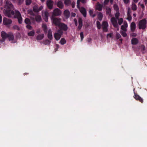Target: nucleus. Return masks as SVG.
Here are the masks:
<instances>
[{
	"label": "nucleus",
	"instance_id": "obj_9",
	"mask_svg": "<svg viewBox=\"0 0 147 147\" xmlns=\"http://www.w3.org/2000/svg\"><path fill=\"white\" fill-rule=\"evenodd\" d=\"M61 13V11L58 8H56L53 11V16H59Z\"/></svg>",
	"mask_w": 147,
	"mask_h": 147
},
{
	"label": "nucleus",
	"instance_id": "obj_62",
	"mask_svg": "<svg viewBox=\"0 0 147 147\" xmlns=\"http://www.w3.org/2000/svg\"><path fill=\"white\" fill-rule=\"evenodd\" d=\"M92 40V39L91 38H90L88 39V42H90Z\"/></svg>",
	"mask_w": 147,
	"mask_h": 147
},
{
	"label": "nucleus",
	"instance_id": "obj_49",
	"mask_svg": "<svg viewBox=\"0 0 147 147\" xmlns=\"http://www.w3.org/2000/svg\"><path fill=\"white\" fill-rule=\"evenodd\" d=\"M126 28L124 26L122 25L121 27V29L123 31L126 32L127 31Z\"/></svg>",
	"mask_w": 147,
	"mask_h": 147
},
{
	"label": "nucleus",
	"instance_id": "obj_20",
	"mask_svg": "<svg viewBox=\"0 0 147 147\" xmlns=\"http://www.w3.org/2000/svg\"><path fill=\"white\" fill-rule=\"evenodd\" d=\"M138 42V40L136 38H133L131 40V43L132 45H136Z\"/></svg>",
	"mask_w": 147,
	"mask_h": 147
},
{
	"label": "nucleus",
	"instance_id": "obj_5",
	"mask_svg": "<svg viewBox=\"0 0 147 147\" xmlns=\"http://www.w3.org/2000/svg\"><path fill=\"white\" fill-rule=\"evenodd\" d=\"M63 32H62L60 30H58L57 32L55 33L54 34V37L57 40H59L61 38V35L63 34Z\"/></svg>",
	"mask_w": 147,
	"mask_h": 147
},
{
	"label": "nucleus",
	"instance_id": "obj_47",
	"mask_svg": "<svg viewBox=\"0 0 147 147\" xmlns=\"http://www.w3.org/2000/svg\"><path fill=\"white\" fill-rule=\"evenodd\" d=\"M80 36L81 37V41H82L84 38V34L83 32H81L80 33Z\"/></svg>",
	"mask_w": 147,
	"mask_h": 147
},
{
	"label": "nucleus",
	"instance_id": "obj_55",
	"mask_svg": "<svg viewBox=\"0 0 147 147\" xmlns=\"http://www.w3.org/2000/svg\"><path fill=\"white\" fill-rule=\"evenodd\" d=\"M71 7L72 8H74L75 7V2H74L73 1L72 3H71Z\"/></svg>",
	"mask_w": 147,
	"mask_h": 147
},
{
	"label": "nucleus",
	"instance_id": "obj_35",
	"mask_svg": "<svg viewBox=\"0 0 147 147\" xmlns=\"http://www.w3.org/2000/svg\"><path fill=\"white\" fill-rule=\"evenodd\" d=\"M140 49L143 53H144V51L145 50V47L143 45H142L140 46Z\"/></svg>",
	"mask_w": 147,
	"mask_h": 147
},
{
	"label": "nucleus",
	"instance_id": "obj_26",
	"mask_svg": "<svg viewBox=\"0 0 147 147\" xmlns=\"http://www.w3.org/2000/svg\"><path fill=\"white\" fill-rule=\"evenodd\" d=\"M44 36L43 34H40L37 36L36 37V39L37 40H41L42 39Z\"/></svg>",
	"mask_w": 147,
	"mask_h": 147
},
{
	"label": "nucleus",
	"instance_id": "obj_58",
	"mask_svg": "<svg viewBox=\"0 0 147 147\" xmlns=\"http://www.w3.org/2000/svg\"><path fill=\"white\" fill-rule=\"evenodd\" d=\"M112 33H109L108 34H107V37H109L110 38H111L112 36Z\"/></svg>",
	"mask_w": 147,
	"mask_h": 147
},
{
	"label": "nucleus",
	"instance_id": "obj_3",
	"mask_svg": "<svg viewBox=\"0 0 147 147\" xmlns=\"http://www.w3.org/2000/svg\"><path fill=\"white\" fill-rule=\"evenodd\" d=\"M51 19L52 23L56 26L58 27L59 25L61 23L60 18H55L53 16L51 17Z\"/></svg>",
	"mask_w": 147,
	"mask_h": 147
},
{
	"label": "nucleus",
	"instance_id": "obj_8",
	"mask_svg": "<svg viewBox=\"0 0 147 147\" xmlns=\"http://www.w3.org/2000/svg\"><path fill=\"white\" fill-rule=\"evenodd\" d=\"M111 21L114 27L117 28L118 27L117 21L114 17H112L111 18Z\"/></svg>",
	"mask_w": 147,
	"mask_h": 147
},
{
	"label": "nucleus",
	"instance_id": "obj_45",
	"mask_svg": "<svg viewBox=\"0 0 147 147\" xmlns=\"http://www.w3.org/2000/svg\"><path fill=\"white\" fill-rule=\"evenodd\" d=\"M131 11L130 8L129 7H128L127 15H131Z\"/></svg>",
	"mask_w": 147,
	"mask_h": 147
},
{
	"label": "nucleus",
	"instance_id": "obj_40",
	"mask_svg": "<svg viewBox=\"0 0 147 147\" xmlns=\"http://www.w3.org/2000/svg\"><path fill=\"white\" fill-rule=\"evenodd\" d=\"M32 2L31 0H26V4L27 5H29Z\"/></svg>",
	"mask_w": 147,
	"mask_h": 147
},
{
	"label": "nucleus",
	"instance_id": "obj_34",
	"mask_svg": "<svg viewBox=\"0 0 147 147\" xmlns=\"http://www.w3.org/2000/svg\"><path fill=\"white\" fill-rule=\"evenodd\" d=\"M42 27L43 28V30L45 32H47V27L45 24H43L42 25Z\"/></svg>",
	"mask_w": 147,
	"mask_h": 147
},
{
	"label": "nucleus",
	"instance_id": "obj_16",
	"mask_svg": "<svg viewBox=\"0 0 147 147\" xmlns=\"http://www.w3.org/2000/svg\"><path fill=\"white\" fill-rule=\"evenodd\" d=\"M136 28V25L134 22H132L130 25L131 30L132 32H134Z\"/></svg>",
	"mask_w": 147,
	"mask_h": 147
},
{
	"label": "nucleus",
	"instance_id": "obj_46",
	"mask_svg": "<svg viewBox=\"0 0 147 147\" xmlns=\"http://www.w3.org/2000/svg\"><path fill=\"white\" fill-rule=\"evenodd\" d=\"M28 13L29 14L33 16H34L35 14L33 13V11L32 10H29L28 11Z\"/></svg>",
	"mask_w": 147,
	"mask_h": 147
},
{
	"label": "nucleus",
	"instance_id": "obj_48",
	"mask_svg": "<svg viewBox=\"0 0 147 147\" xmlns=\"http://www.w3.org/2000/svg\"><path fill=\"white\" fill-rule=\"evenodd\" d=\"M113 7H114V9L115 10H118L119 9V8H118V6L117 4H114V5H113Z\"/></svg>",
	"mask_w": 147,
	"mask_h": 147
},
{
	"label": "nucleus",
	"instance_id": "obj_23",
	"mask_svg": "<svg viewBox=\"0 0 147 147\" xmlns=\"http://www.w3.org/2000/svg\"><path fill=\"white\" fill-rule=\"evenodd\" d=\"M106 14L107 15H109L110 16H111V8L107 7H106Z\"/></svg>",
	"mask_w": 147,
	"mask_h": 147
},
{
	"label": "nucleus",
	"instance_id": "obj_44",
	"mask_svg": "<svg viewBox=\"0 0 147 147\" xmlns=\"http://www.w3.org/2000/svg\"><path fill=\"white\" fill-rule=\"evenodd\" d=\"M127 18L128 21H130L132 19V17L131 15H127Z\"/></svg>",
	"mask_w": 147,
	"mask_h": 147
},
{
	"label": "nucleus",
	"instance_id": "obj_7",
	"mask_svg": "<svg viewBox=\"0 0 147 147\" xmlns=\"http://www.w3.org/2000/svg\"><path fill=\"white\" fill-rule=\"evenodd\" d=\"M108 26V23L105 21L103 22L102 24L103 31L104 32H107L108 31L107 27Z\"/></svg>",
	"mask_w": 147,
	"mask_h": 147
},
{
	"label": "nucleus",
	"instance_id": "obj_42",
	"mask_svg": "<svg viewBox=\"0 0 147 147\" xmlns=\"http://www.w3.org/2000/svg\"><path fill=\"white\" fill-rule=\"evenodd\" d=\"M120 33L123 37H125L127 36V34L125 32L121 31L120 32Z\"/></svg>",
	"mask_w": 147,
	"mask_h": 147
},
{
	"label": "nucleus",
	"instance_id": "obj_15",
	"mask_svg": "<svg viewBox=\"0 0 147 147\" xmlns=\"http://www.w3.org/2000/svg\"><path fill=\"white\" fill-rule=\"evenodd\" d=\"M78 23H79V26L78 28V30H80L82 26V20L81 18H79L78 19Z\"/></svg>",
	"mask_w": 147,
	"mask_h": 147
},
{
	"label": "nucleus",
	"instance_id": "obj_25",
	"mask_svg": "<svg viewBox=\"0 0 147 147\" xmlns=\"http://www.w3.org/2000/svg\"><path fill=\"white\" fill-rule=\"evenodd\" d=\"M57 5L58 7L61 9H62L63 7V2L60 1H58L57 3Z\"/></svg>",
	"mask_w": 147,
	"mask_h": 147
},
{
	"label": "nucleus",
	"instance_id": "obj_19",
	"mask_svg": "<svg viewBox=\"0 0 147 147\" xmlns=\"http://www.w3.org/2000/svg\"><path fill=\"white\" fill-rule=\"evenodd\" d=\"M7 38H8V39L9 41L13 40L14 39L13 34L12 32H9Z\"/></svg>",
	"mask_w": 147,
	"mask_h": 147
},
{
	"label": "nucleus",
	"instance_id": "obj_28",
	"mask_svg": "<svg viewBox=\"0 0 147 147\" xmlns=\"http://www.w3.org/2000/svg\"><path fill=\"white\" fill-rule=\"evenodd\" d=\"M35 19L37 22H39L41 20V17L40 15H38L36 16Z\"/></svg>",
	"mask_w": 147,
	"mask_h": 147
},
{
	"label": "nucleus",
	"instance_id": "obj_41",
	"mask_svg": "<svg viewBox=\"0 0 147 147\" xmlns=\"http://www.w3.org/2000/svg\"><path fill=\"white\" fill-rule=\"evenodd\" d=\"M116 36L117 39H119L121 37V35H120L119 33L118 32L116 33Z\"/></svg>",
	"mask_w": 147,
	"mask_h": 147
},
{
	"label": "nucleus",
	"instance_id": "obj_21",
	"mask_svg": "<svg viewBox=\"0 0 147 147\" xmlns=\"http://www.w3.org/2000/svg\"><path fill=\"white\" fill-rule=\"evenodd\" d=\"M102 7L103 5H102L98 3L96 5V9L98 10L99 11H101L102 10Z\"/></svg>",
	"mask_w": 147,
	"mask_h": 147
},
{
	"label": "nucleus",
	"instance_id": "obj_52",
	"mask_svg": "<svg viewBox=\"0 0 147 147\" xmlns=\"http://www.w3.org/2000/svg\"><path fill=\"white\" fill-rule=\"evenodd\" d=\"M131 36L132 37H136L137 36V34L134 33H132L131 34Z\"/></svg>",
	"mask_w": 147,
	"mask_h": 147
},
{
	"label": "nucleus",
	"instance_id": "obj_51",
	"mask_svg": "<svg viewBox=\"0 0 147 147\" xmlns=\"http://www.w3.org/2000/svg\"><path fill=\"white\" fill-rule=\"evenodd\" d=\"M123 26H124L125 27L127 28L128 26L127 24V22L126 21H124L123 23Z\"/></svg>",
	"mask_w": 147,
	"mask_h": 147
},
{
	"label": "nucleus",
	"instance_id": "obj_59",
	"mask_svg": "<svg viewBox=\"0 0 147 147\" xmlns=\"http://www.w3.org/2000/svg\"><path fill=\"white\" fill-rule=\"evenodd\" d=\"M23 1V0H18V3L19 4H21Z\"/></svg>",
	"mask_w": 147,
	"mask_h": 147
},
{
	"label": "nucleus",
	"instance_id": "obj_43",
	"mask_svg": "<svg viewBox=\"0 0 147 147\" xmlns=\"http://www.w3.org/2000/svg\"><path fill=\"white\" fill-rule=\"evenodd\" d=\"M120 15V13L119 12H116L115 14V16L116 19L117 20L119 19V17Z\"/></svg>",
	"mask_w": 147,
	"mask_h": 147
},
{
	"label": "nucleus",
	"instance_id": "obj_6",
	"mask_svg": "<svg viewBox=\"0 0 147 147\" xmlns=\"http://www.w3.org/2000/svg\"><path fill=\"white\" fill-rule=\"evenodd\" d=\"M135 89H134V98L137 100L139 101L142 103L143 102V99L138 94L134 92Z\"/></svg>",
	"mask_w": 147,
	"mask_h": 147
},
{
	"label": "nucleus",
	"instance_id": "obj_2",
	"mask_svg": "<svg viewBox=\"0 0 147 147\" xmlns=\"http://www.w3.org/2000/svg\"><path fill=\"white\" fill-rule=\"evenodd\" d=\"M146 20L145 19L140 20L138 24V28L140 29H144L146 27Z\"/></svg>",
	"mask_w": 147,
	"mask_h": 147
},
{
	"label": "nucleus",
	"instance_id": "obj_57",
	"mask_svg": "<svg viewBox=\"0 0 147 147\" xmlns=\"http://www.w3.org/2000/svg\"><path fill=\"white\" fill-rule=\"evenodd\" d=\"M89 14L90 16H92L93 13V11L91 10H90L89 11Z\"/></svg>",
	"mask_w": 147,
	"mask_h": 147
},
{
	"label": "nucleus",
	"instance_id": "obj_29",
	"mask_svg": "<svg viewBox=\"0 0 147 147\" xmlns=\"http://www.w3.org/2000/svg\"><path fill=\"white\" fill-rule=\"evenodd\" d=\"M103 18V15L102 13L99 12L98 15V18L100 21L102 20Z\"/></svg>",
	"mask_w": 147,
	"mask_h": 147
},
{
	"label": "nucleus",
	"instance_id": "obj_61",
	"mask_svg": "<svg viewBox=\"0 0 147 147\" xmlns=\"http://www.w3.org/2000/svg\"><path fill=\"white\" fill-rule=\"evenodd\" d=\"M76 16V14L75 13H72L71 16L73 17H75Z\"/></svg>",
	"mask_w": 147,
	"mask_h": 147
},
{
	"label": "nucleus",
	"instance_id": "obj_38",
	"mask_svg": "<svg viewBox=\"0 0 147 147\" xmlns=\"http://www.w3.org/2000/svg\"><path fill=\"white\" fill-rule=\"evenodd\" d=\"M51 43V41L47 39L45 40L44 42V44L45 45H49Z\"/></svg>",
	"mask_w": 147,
	"mask_h": 147
},
{
	"label": "nucleus",
	"instance_id": "obj_30",
	"mask_svg": "<svg viewBox=\"0 0 147 147\" xmlns=\"http://www.w3.org/2000/svg\"><path fill=\"white\" fill-rule=\"evenodd\" d=\"M24 22L27 24H31V22L30 20L28 18H26L24 20Z\"/></svg>",
	"mask_w": 147,
	"mask_h": 147
},
{
	"label": "nucleus",
	"instance_id": "obj_37",
	"mask_svg": "<svg viewBox=\"0 0 147 147\" xmlns=\"http://www.w3.org/2000/svg\"><path fill=\"white\" fill-rule=\"evenodd\" d=\"M13 29L16 30H20L19 27L16 25L13 26Z\"/></svg>",
	"mask_w": 147,
	"mask_h": 147
},
{
	"label": "nucleus",
	"instance_id": "obj_32",
	"mask_svg": "<svg viewBox=\"0 0 147 147\" xmlns=\"http://www.w3.org/2000/svg\"><path fill=\"white\" fill-rule=\"evenodd\" d=\"M35 34L34 31V30L30 31V32H28V36H33Z\"/></svg>",
	"mask_w": 147,
	"mask_h": 147
},
{
	"label": "nucleus",
	"instance_id": "obj_17",
	"mask_svg": "<svg viewBox=\"0 0 147 147\" xmlns=\"http://www.w3.org/2000/svg\"><path fill=\"white\" fill-rule=\"evenodd\" d=\"M1 36L3 39H5L8 37L9 33L7 34L4 31H2L1 33Z\"/></svg>",
	"mask_w": 147,
	"mask_h": 147
},
{
	"label": "nucleus",
	"instance_id": "obj_53",
	"mask_svg": "<svg viewBox=\"0 0 147 147\" xmlns=\"http://www.w3.org/2000/svg\"><path fill=\"white\" fill-rule=\"evenodd\" d=\"M109 1V0H105L104 3L105 5H107Z\"/></svg>",
	"mask_w": 147,
	"mask_h": 147
},
{
	"label": "nucleus",
	"instance_id": "obj_56",
	"mask_svg": "<svg viewBox=\"0 0 147 147\" xmlns=\"http://www.w3.org/2000/svg\"><path fill=\"white\" fill-rule=\"evenodd\" d=\"M74 21L75 22V24L76 26H77L78 25V23L77 20L76 19H74Z\"/></svg>",
	"mask_w": 147,
	"mask_h": 147
},
{
	"label": "nucleus",
	"instance_id": "obj_27",
	"mask_svg": "<svg viewBox=\"0 0 147 147\" xmlns=\"http://www.w3.org/2000/svg\"><path fill=\"white\" fill-rule=\"evenodd\" d=\"M64 3L66 6H68L71 3V1L70 0H65Z\"/></svg>",
	"mask_w": 147,
	"mask_h": 147
},
{
	"label": "nucleus",
	"instance_id": "obj_11",
	"mask_svg": "<svg viewBox=\"0 0 147 147\" xmlns=\"http://www.w3.org/2000/svg\"><path fill=\"white\" fill-rule=\"evenodd\" d=\"M49 15V13L47 11H46L44 13H42V16L43 18L46 22H47L48 21V17Z\"/></svg>",
	"mask_w": 147,
	"mask_h": 147
},
{
	"label": "nucleus",
	"instance_id": "obj_50",
	"mask_svg": "<svg viewBox=\"0 0 147 147\" xmlns=\"http://www.w3.org/2000/svg\"><path fill=\"white\" fill-rule=\"evenodd\" d=\"M26 26V28L30 30H31L32 29V27L30 25V24H27Z\"/></svg>",
	"mask_w": 147,
	"mask_h": 147
},
{
	"label": "nucleus",
	"instance_id": "obj_10",
	"mask_svg": "<svg viewBox=\"0 0 147 147\" xmlns=\"http://www.w3.org/2000/svg\"><path fill=\"white\" fill-rule=\"evenodd\" d=\"M12 22V21L10 19H7L5 17L4 18L3 23L5 25L10 24Z\"/></svg>",
	"mask_w": 147,
	"mask_h": 147
},
{
	"label": "nucleus",
	"instance_id": "obj_18",
	"mask_svg": "<svg viewBox=\"0 0 147 147\" xmlns=\"http://www.w3.org/2000/svg\"><path fill=\"white\" fill-rule=\"evenodd\" d=\"M64 15L66 18H68L70 16V12L67 9L65 10L64 12Z\"/></svg>",
	"mask_w": 147,
	"mask_h": 147
},
{
	"label": "nucleus",
	"instance_id": "obj_64",
	"mask_svg": "<svg viewBox=\"0 0 147 147\" xmlns=\"http://www.w3.org/2000/svg\"><path fill=\"white\" fill-rule=\"evenodd\" d=\"M141 7L142 8H144V5L143 4H141L140 5Z\"/></svg>",
	"mask_w": 147,
	"mask_h": 147
},
{
	"label": "nucleus",
	"instance_id": "obj_14",
	"mask_svg": "<svg viewBox=\"0 0 147 147\" xmlns=\"http://www.w3.org/2000/svg\"><path fill=\"white\" fill-rule=\"evenodd\" d=\"M81 13L84 17L86 16V9L83 7H82L80 9Z\"/></svg>",
	"mask_w": 147,
	"mask_h": 147
},
{
	"label": "nucleus",
	"instance_id": "obj_24",
	"mask_svg": "<svg viewBox=\"0 0 147 147\" xmlns=\"http://www.w3.org/2000/svg\"><path fill=\"white\" fill-rule=\"evenodd\" d=\"M48 37L50 40H51L53 38L52 32L51 30H49L48 34Z\"/></svg>",
	"mask_w": 147,
	"mask_h": 147
},
{
	"label": "nucleus",
	"instance_id": "obj_1",
	"mask_svg": "<svg viewBox=\"0 0 147 147\" xmlns=\"http://www.w3.org/2000/svg\"><path fill=\"white\" fill-rule=\"evenodd\" d=\"M15 13L13 11V6L12 4L10 1H7L3 11L4 14L9 17H11L15 14L14 18L18 19L19 24H21L22 22V18L20 12L17 10H15Z\"/></svg>",
	"mask_w": 147,
	"mask_h": 147
},
{
	"label": "nucleus",
	"instance_id": "obj_63",
	"mask_svg": "<svg viewBox=\"0 0 147 147\" xmlns=\"http://www.w3.org/2000/svg\"><path fill=\"white\" fill-rule=\"evenodd\" d=\"M40 32V31L39 29H38L36 31V33L37 34H39Z\"/></svg>",
	"mask_w": 147,
	"mask_h": 147
},
{
	"label": "nucleus",
	"instance_id": "obj_13",
	"mask_svg": "<svg viewBox=\"0 0 147 147\" xmlns=\"http://www.w3.org/2000/svg\"><path fill=\"white\" fill-rule=\"evenodd\" d=\"M42 6H40L39 7L37 5H35L33 7V10L35 12H38L42 10Z\"/></svg>",
	"mask_w": 147,
	"mask_h": 147
},
{
	"label": "nucleus",
	"instance_id": "obj_12",
	"mask_svg": "<svg viewBox=\"0 0 147 147\" xmlns=\"http://www.w3.org/2000/svg\"><path fill=\"white\" fill-rule=\"evenodd\" d=\"M53 4V1L51 0H48L47 2V6L50 9H52Z\"/></svg>",
	"mask_w": 147,
	"mask_h": 147
},
{
	"label": "nucleus",
	"instance_id": "obj_54",
	"mask_svg": "<svg viewBox=\"0 0 147 147\" xmlns=\"http://www.w3.org/2000/svg\"><path fill=\"white\" fill-rule=\"evenodd\" d=\"M124 3L125 4L128 3L129 2V0H123Z\"/></svg>",
	"mask_w": 147,
	"mask_h": 147
},
{
	"label": "nucleus",
	"instance_id": "obj_60",
	"mask_svg": "<svg viewBox=\"0 0 147 147\" xmlns=\"http://www.w3.org/2000/svg\"><path fill=\"white\" fill-rule=\"evenodd\" d=\"M56 47L55 49V51H57L58 50V49L59 47V45L58 44H57L56 45Z\"/></svg>",
	"mask_w": 147,
	"mask_h": 147
},
{
	"label": "nucleus",
	"instance_id": "obj_31",
	"mask_svg": "<svg viewBox=\"0 0 147 147\" xmlns=\"http://www.w3.org/2000/svg\"><path fill=\"white\" fill-rule=\"evenodd\" d=\"M132 9L134 11H135L136 10L137 7L136 4L134 3H133L131 6Z\"/></svg>",
	"mask_w": 147,
	"mask_h": 147
},
{
	"label": "nucleus",
	"instance_id": "obj_4",
	"mask_svg": "<svg viewBox=\"0 0 147 147\" xmlns=\"http://www.w3.org/2000/svg\"><path fill=\"white\" fill-rule=\"evenodd\" d=\"M58 27L59 29L58 30H60L62 32H63V31H66L68 28L67 25L63 23H61L59 25Z\"/></svg>",
	"mask_w": 147,
	"mask_h": 147
},
{
	"label": "nucleus",
	"instance_id": "obj_36",
	"mask_svg": "<svg viewBox=\"0 0 147 147\" xmlns=\"http://www.w3.org/2000/svg\"><path fill=\"white\" fill-rule=\"evenodd\" d=\"M97 27L98 29H100L101 28V24L100 22L98 21H97L96 22Z\"/></svg>",
	"mask_w": 147,
	"mask_h": 147
},
{
	"label": "nucleus",
	"instance_id": "obj_33",
	"mask_svg": "<svg viewBox=\"0 0 147 147\" xmlns=\"http://www.w3.org/2000/svg\"><path fill=\"white\" fill-rule=\"evenodd\" d=\"M66 42L64 38H62L60 41V43L62 45H63L65 44Z\"/></svg>",
	"mask_w": 147,
	"mask_h": 147
},
{
	"label": "nucleus",
	"instance_id": "obj_39",
	"mask_svg": "<svg viewBox=\"0 0 147 147\" xmlns=\"http://www.w3.org/2000/svg\"><path fill=\"white\" fill-rule=\"evenodd\" d=\"M118 24L119 25H121L123 23V20L122 18L118 19Z\"/></svg>",
	"mask_w": 147,
	"mask_h": 147
},
{
	"label": "nucleus",
	"instance_id": "obj_22",
	"mask_svg": "<svg viewBox=\"0 0 147 147\" xmlns=\"http://www.w3.org/2000/svg\"><path fill=\"white\" fill-rule=\"evenodd\" d=\"M81 2L83 3H86L85 0H78L77 2V6L78 8H80V2Z\"/></svg>",
	"mask_w": 147,
	"mask_h": 147
}]
</instances>
